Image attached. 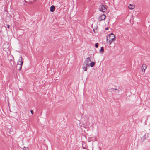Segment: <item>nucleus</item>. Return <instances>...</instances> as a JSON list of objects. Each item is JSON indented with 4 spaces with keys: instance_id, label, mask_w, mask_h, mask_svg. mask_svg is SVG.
<instances>
[{
    "instance_id": "f257e3e1",
    "label": "nucleus",
    "mask_w": 150,
    "mask_h": 150,
    "mask_svg": "<svg viewBox=\"0 0 150 150\" xmlns=\"http://www.w3.org/2000/svg\"><path fill=\"white\" fill-rule=\"evenodd\" d=\"M115 36L113 33L109 34L107 37V42L109 45L111 44L115 40Z\"/></svg>"
},
{
    "instance_id": "f03ea898",
    "label": "nucleus",
    "mask_w": 150,
    "mask_h": 150,
    "mask_svg": "<svg viewBox=\"0 0 150 150\" xmlns=\"http://www.w3.org/2000/svg\"><path fill=\"white\" fill-rule=\"evenodd\" d=\"M23 63V60L21 56L19 58L18 61L17 62V67L18 70L19 71L21 70L22 69V65Z\"/></svg>"
},
{
    "instance_id": "7ed1b4c3",
    "label": "nucleus",
    "mask_w": 150,
    "mask_h": 150,
    "mask_svg": "<svg viewBox=\"0 0 150 150\" xmlns=\"http://www.w3.org/2000/svg\"><path fill=\"white\" fill-rule=\"evenodd\" d=\"M9 47V45L8 42L5 43L3 45V49L4 51L7 52Z\"/></svg>"
},
{
    "instance_id": "20e7f679",
    "label": "nucleus",
    "mask_w": 150,
    "mask_h": 150,
    "mask_svg": "<svg viewBox=\"0 0 150 150\" xmlns=\"http://www.w3.org/2000/svg\"><path fill=\"white\" fill-rule=\"evenodd\" d=\"M90 62L91 60L90 58H87L85 60L84 64L86 65L87 66L89 67V64H90Z\"/></svg>"
},
{
    "instance_id": "39448f33",
    "label": "nucleus",
    "mask_w": 150,
    "mask_h": 150,
    "mask_svg": "<svg viewBox=\"0 0 150 150\" xmlns=\"http://www.w3.org/2000/svg\"><path fill=\"white\" fill-rule=\"evenodd\" d=\"M107 10V8L106 7L103 5H101L100 6V7L99 8V11L104 13L106 12Z\"/></svg>"
},
{
    "instance_id": "423d86ee",
    "label": "nucleus",
    "mask_w": 150,
    "mask_h": 150,
    "mask_svg": "<svg viewBox=\"0 0 150 150\" xmlns=\"http://www.w3.org/2000/svg\"><path fill=\"white\" fill-rule=\"evenodd\" d=\"M106 18V16L105 14H103L99 16L98 18V20L99 21H103Z\"/></svg>"
},
{
    "instance_id": "0eeeda50",
    "label": "nucleus",
    "mask_w": 150,
    "mask_h": 150,
    "mask_svg": "<svg viewBox=\"0 0 150 150\" xmlns=\"http://www.w3.org/2000/svg\"><path fill=\"white\" fill-rule=\"evenodd\" d=\"M147 66L146 64H143L141 70L142 71L143 73L144 72L145 70L147 68Z\"/></svg>"
},
{
    "instance_id": "6e6552de",
    "label": "nucleus",
    "mask_w": 150,
    "mask_h": 150,
    "mask_svg": "<svg viewBox=\"0 0 150 150\" xmlns=\"http://www.w3.org/2000/svg\"><path fill=\"white\" fill-rule=\"evenodd\" d=\"M135 6L134 4H130L128 6V8L131 10L134 9L135 8Z\"/></svg>"
},
{
    "instance_id": "1a4fd4ad",
    "label": "nucleus",
    "mask_w": 150,
    "mask_h": 150,
    "mask_svg": "<svg viewBox=\"0 0 150 150\" xmlns=\"http://www.w3.org/2000/svg\"><path fill=\"white\" fill-rule=\"evenodd\" d=\"M55 9V7L54 6L52 5V6L50 8V11L51 12H53L54 11Z\"/></svg>"
},
{
    "instance_id": "9d476101",
    "label": "nucleus",
    "mask_w": 150,
    "mask_h": 150,
    "mask_svg": "<svg viewBox=\"0 0 150 150\" xmlns=\"http://www.w3.org/2000/svg\"><path fill=\"white\" fill-rule=\"evenodd\" d=\"M104 48L103 47H102L99 50V53L101 54H103L104 52Z\"/></svg>"
},
{
    "instance_id": "9b49d317",
    "label": "nucleus",
    "mask_w": 150,
    "mask_h": 150,
    "mask_svg": "<svg viewBox=\"0 0 150 150\" xmlns=\"http://www.w3.org/2000/svg\"><path fill=\"white\" fill-rule=\"evenodd\" d=\"M88 67V66H87L86 65H84V64H83V71H87V67Z\"/></svg>"
},
{
    "instance_id": "f8f14e48",
    "label": "nucleus",
    "mask_w": 150,
    "mask_h": 150,
    "mask_svg": "<svg viewBox=\"0 0 150 150\" xmlns=\"http://www.w3.org/2000/svg\"><path fill=\"white\" fill-rule=\"evenodd\" d=\"M95 64V63L94 62H90V64H89V66L92 67H93Z\"/></svg>"
},
{
    "instance_id": "ddd939ff",
    "label": "nucleus",
    "mask_w": 150,
    "mask_h": 150,
    "mask_svg": "<svg viewBox=\"0 0 150 150\" xmlns=\"http://www.w3.org/2000/svg\"><path fill=\"white\" fill-rule=\"evenodd\" d=\"M23 149V150H29V149L28 147H24Z\"/></svg>"
},
{
    "instance_id": "4468645a",
    "label": "nucleus",
    "mask_w": 150,
    "mask_h": 150,
    "mask_svg": "<svg viewBox=\"0 0 150 150\" xmlns=\"http://www.w3.org/2000/svg\"><path fill=\"white\" fill-rule=\"evenodd\" d=\"M98 43H96L95 44V46L96 48H97L98 47Z\"/></svg>"
},
{
    "instance_id": "2eb2a0df",
    "label": "nucleus",
    "mask_w": 150,
    "mask_h": 150,
    "mask_svg": "<svg viewBox=\"0 0 150 150\" xmlns=\"http://www.w3.org/2000/svg\"><path fill=\"white\" fill-rule=\"evenodd\" d=\"M109 29L108 27H107L105 28V30H108Z\"/></svg>"
},
{
    "instance_id": "dca6fc26",
    "label": "nucleus",
    "mask_w": 150,
    "mask_h": 150,
    "mask_svg": "<svg viewBox=\"0 0 150 150\" xmlns=\"http://www.w3.org/2000/svg\"><path fill=\"white\" fill-rule=\"evenodd\" d=\"M7 28H10V25H8V24H7Z\"/></svg>"
},
{
    "instance_id": "f3484780",
    "label": "nucleus",
    "mask_w": 150,
    "mask_h": 150,
    "mask_svg": "<svg viewBox=\"0 0 150 150\" xmlns=\"http://www.w3.org/2000/svg\"><path fill=\"white\" fill-rule=\"evenodd\" d=\"M31 114H33V110H31Z\"/></svg>"
},
{
    "instance_id": "a211bd4d",
    "label": "nucleus",
    "mask_w": 150,
    "mask_h": 150,
    "mask_svg": "<svg viewBox=\"0 0 150 150\" xmlns=\"http://www.w3.org/2000/svg\"><path fill=\"white\" fill-rule=\"evenodd\" d=\"M24 1H25V2L26 3L30 4V3H28V2H27V1H26L25 0H24Z\"/></svg>"
}]
</instances>
